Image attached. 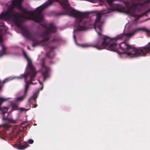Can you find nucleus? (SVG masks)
<instances>
[{
  "mask_svg": "<svg viewBox=\"0 0 150 150\" xmlns=\"http://www.w3.org/2000/svg\"><path fill=\"white\" fill-rule=\"evenodd\" d=\"M22 1V0H16L15 1L16 2V4L15 5L16 6L18 5L19 6Z\"/></svg>",
  "mask_w": 150,
  "mask_h": 150,
  "instance_id": "10",
  "label": "nucleus"
},
{
  "mask_svg": "<svg viewBox=\"0 0 150 150\" xmlns=\"http://www.w3.org/2000/svg\"><path fill=\"white\" fill-rule=\"evenodd\" d=\"M13 79V78H9L6 79L5 80L3 81V82L4 83H5V82H7V81L8 80H11Z\"/></svg>",
  "mask_w": 150,
  "mask_h": 150,
  "instance_id": "14",
  "label": "nucleus"
},
{
  "mask_svg": "<svg viewBox=\"0 0 150 150\" xmlns=\"http://www.w3.org/2000/svg\"><path fill=\"white\" fill-rule=\"evenodd\" d=\"M100 13L101 14H103V13Z\"/></svg>",
  "mask_w": 150,
  "mask_h": 150,
  "instance_id": "28",
  "label": "nucleus"
},
{
  "mask_svg": "<svg viewBox=\"0 0 150 150\" xmlns=\"http://www.w3.org/2000/svg\"><path fill=\"white\" fill-rule=\"evenodd\" d=\"M86 30V28L84 26H79L78 28V30Z\"/></svg>",
  "mask_w": 150,
  "mask_h": 150,
  "instance_id": "11",
  "label": "nucleus"
},
{
  "mask_svg": "<svg viewBox=\"0 0 150 150\" xmlns=\"http://www.w3.org/2000/svg\"><path fill=\"white\" fill-rule=\"evenodd\" d=\"M28 146V144L27 143H26L25 145L21 146L18 147V149H24L26 148Z\"/></svg>",
  "mask_w": 150,
  "mask_h": 150,
  "instance_id": "8",
  "label": "nucleus"
},
{
  "mask_svg": "<svg viewBox=\"0 0 150 150\" xmlns=\"http://www.w3.org/2000/svg\"><path fill=\"white\" fill-rule=\"evenodd\" d=\"M28 49H29V48H28Z\"/></svg>",
  "mask_w": 150,
  "mask_h": 150,
  "instance_id": "30",
  "label": "nucleus"
},
{
  "mask_svg": "<svg viewBox=\"0 0 150 150\" xmlns=\"http://www.w3.org/2000/svg\"><path fill=\"white\" fill-rule=\"evenodd\" d=\"M40 84H41V85H42V86H43L42 84V83H41L40 82Z\"/></svg>",
  "mask_w": 150,
  "mask_h": 150,
  "instance_id": "26",
  "label": "nucleus"
},
{
  "mask_svg": "<svg viewBox=\"0 0 150 150\" xmlns=\"http://www.w3.org/2000/svg\"><path fill=\"white\" fill-rule=\"evenodd\" d=\"M24 54L25 57L26 59L28 62V67H32L31 61L28 58L27 56H26V54L25 53H24Z\"/></svg>",
  "mask_w": 150,
  "mask_h": 150,
  "instance_id": "7",
  "label": "nucleus"
},
{
  "mask_svg": "<svg viewBox=\"0 0 150 150\" xmlns=\"http://www.w3.org/2000/svg\"><path fill=\"white\" fill-rule=\"evenodd\" d=\"M23 99V97H20L17 98V100L18 101H21Z\"/></svg>",
  "mask_w": 150,
  "mask_h": 150,
  "instance_id": "13",
  "label": "nucleus"
},
{
  "mask_svg": "<svg viewBox=\"0 0 150 150\" xmlns=\"http://www.w3.org/2000/svg\"><path fill=\"white\" fill-rule=\"evenodd\" d=\"M29 142L30 144H32L33 142V140L32 139H29L28 141Z\"/></svg>",
  "mask_w": 150,
  "mask_h": 150,
  "instance_id": "18",
  "label": "nucleus"
},
{
  "mask_svg": "<svg viewBox=\"0 0 150 150\" xmlns=\"http://www.w3.org/2000/svg\"><path fill=\"white\" fill-rule=\"evenodd\" d=\"M5 101V100L4 98H0V103L2 102Z\"/></svg>",
  "mask_w": 150,
  "mask_h": 150,
  "instance_id": "16",
  "label": "nucleus"
},
{
  "mask_svg": "<svg viewBox=\"0 0 150 150\" xmlns=\"http://www.w3.org/2000/svg\"><path fill=\"white\" fill-rule=\"evenodd\" d=\"M100 16H97L96 19V22L94 26L95 30L99 35H100V32L101 31L100 27L99 26V25L101 23L100 21Z\"/></svg>",
  "mask_w": 150,
  "mask_h": 150,
  "instance_id": "4",
  "label": "nucleus"
},
{
  "mask_svg": "<svg viewBox=\"0 0 150 150\" xmlns=\"http://www.w3.org/2000/svg\"><path fill=\"white\" fill-rule=\"evenodd\" d=\"M117 11L119 12L125 13L128 14H130L131 11L130 8H126L125 9H124L122 7L117 9Z\"/></svg>",
  "mask_w": 150,
  "mask_h": 150,
  "instance_id": "5",
  "label": "nucleus"
},
{
  "mask_svg": "<svg viewBox=\"0 0 150 150\" xmlns=\"http://www.w3.org/2000/svg\"><path fill=\"white\" fill-rule=\"evenodd\" d=\"M8 111V109L7 108L4 107L3 110V111L4 113Z\"/></svg>",
  "mask_w": 150,
  "mask_h": 150,
  "instance_id": "15",
  "label": "nucleus"
},
{
  "mask_svg": "<svg viewBox=\"0 0 150 150\" xmlns=\"http://www.w3.org/2000/svg\"><path fill=\"white\" fill-rule=\"evenodd\" d=\"M28 49H29V48H28Z\"/></svg>",
  "mask_w": 150,
  "mask_h": 150,
  "instance_id": "29",
  "label": "nucleus"
},
{
  "mask_svg": "<svg viewBox=\"0 0 150 150\" xmlns=\"http://www.w3.org/2000/svg\"><path fill=\"white\" fill-rule=\"evenodd\" d=\"M46 7V6L45 5L41 6L37 8L36 12L38 13H39Z\"/></svg>",
  "mask_w": 150,
  "mask_h": 150,
  "instance_id": "6",
  "label": "nucleus"
},
{
  "mask_svg": "<svg viewBox=\"0 0 150 150\" xmlns=\"http://www.w3.org/2000/svg\"><path fill=\"white\" fill-rule=\"evenodd\" d=\"M28 19L33 20L36 22H39L42 20L43 17L40 15H35L34 13H31L29 14Z\"/></svg>",
  "mask_w": 150,
  "mask_h": 150,
  "instance_id": "3",
  "label": "nucleus"
},
{
  "mask_svg": "<svg viewBox=\"0 0 150 150\" xmlns=\"http://www.w3.org/2000/svg\"><path fill=\"white\" fill-rule=\"evenodd\" d=\"M23 75V77H21V78H23V77H25V75Z\"/></svg>",
  "mask_w": 150,
  "mask_h": 150,
  "instance_id": "22",
  "label": "nucleus"
},
{
  "mask_svg": "<svg viewBox=\"0 0 150 150\" xmlns=\"http://www.w3.org/2000/svg\"><path fill=\"white\" fill-rule=\"evenodd\" d=\"M82 47L87 48L91 46L89 44H84L80 45Z\"/></svg>",
  "mask_w": 150,
  "mask_h": 150,
  "instance_id": "9",
  "label": "nucleus"
},
{
  "mask_svg": "<svg viewBox=\"0 0 150 150\" xmlns=\"http://www.w3.org/2000/svg\"><path fill=\"white\" fill-rule=\"evenodd\" d=\"M29 109H25L24 108H22L21 109V110L22 111H27Z\"/></svg>",
  "mask_w": 150,
  "mask_h": 150,
  "instance_id": "19",
  "label": "nucleus"
},
{
  "mask_svg": "<svg viewBox=\"0 0 150 150\" xmlns=\"http://www.w3.org/2000/svg\"><path fill=\"white\" fill-rule=\"evenodd\" d=\"M139 30V29L137 28L134 30L132 33L120 35L117 36L116 39H111L108 37L105 36L101 45L100 46L97 45L96 47L99 50L105 48L113 51H117L118 49L119 50L118 51L120 53H125L130 57L143 55L149 50V48H150V42L149 43V47L142 48L140 49L133 48L131 45L125 42H121L119 45L116 43V41L120 39L126 40L127 38L134 35Z\"/></svg>",
  "mask_w": 150,
  "mask_h": 150,
  "instance_id": "1",
  "label": "nucleus"
},
{
  "mask_svg": "<svg viewBox=\"0 0 150 150\" xmlns=\"http://www.w3.org/2000/svg\"><path fill=\"white\" fill-rule=\"evenodd\" d=\"M28 88L27 85V84H26L25 86V91H26V88Z\"/></svg>",
  "mask_w": 150,
  "mask_h": 150,
  "instance_id": "20",
  "label": "nucleus"
},
{
  "mask_svg": "<svg viewBox=\"0 0 150 150\" xmlns=\"http://www.w3.org/2000/svg\"><path fill=\"white\" fill-rule=\"evenodd\" d=\"M44 68H45V69L46 68V67H44Z\"/></svg>",
  "mask_w": 150,
  "mask_h": 150,
  "instance_id": "27",
  "label": "nucleus"
},
{
  "mask_svg": "<svg viewBox=\"0 0 150 150\" xmlns=\"http://www.w3.org/2000/svg\"><path fill=\"white\" fill-rule=\"evenodd\" d=\"M37 106V105H35L34 106V107L35 108Z\"/></svg>",
  "mask_w": 150,
  "mask_h": 150,
  "instance_id": "25",
  "label": "nucleus"
},
{
  "mask_svg": "<svg viewBox=\"0 0 150 150\" xmlns=\"http://www.w3.org/2000/svg\"><path fill=\"white\" fill-rule=\"evenodd\" d=\"M43 76L44 78H46V76H45V74H44Z\"/></svg>",
  "mask_w": 150,
  "mask_h": 150,
  "instance_id": "23",
  "label": "nucleus"
},
{
  "mask_svg": "<svg viewBox=\"0 0 150 150\" xmlns=\"http://www.w3.org/2000/svg\"><path fill=\"white\" fill-rule=\"evenodd\" d=\"M29 83L30 84H33V83H32L31 82H30Z\"/></svg>",
  "mask_w": 150,
  "mask_h": 150,
  "instance_id": "24",
  "label": "nucleus"
},
{
  "mask_svg": "<svg viewBox=\"0 0 150 150\" xmlns=\"http://www.w3.org/2000/svg\"><path fill=\"white\" fill-rule=\"evenodd\" d=\"M32 73L33 74V76H30L31 79L32 80V78L33 77H34L35 76V72L34 70V69H33V70L32 71Z\"/></svg>",
  "mask_w": 150,
  "mask_h": 150,
  "instance_id": "12",
  "label": "nucleus"
},
{
  "mask_svg": "<svg viewBox=\"0 0 150 150\" xmlns=\"http://www.w3.org/2000/svg\"><path fill=\"white\" fill-rule=\"evenodd\" d=\"M73 37H74V38L75 41H76V38H75V35H74Z\"/></svg>",
  "mask_w": 150,
  "mask_h": 150,
  "instance_id": "21",
  "label": "nucleus"
},
{
  "mask_svg": "<svg viewBox=\"0 0 150 150\" xmlns=\"http://www.w3.org/2000/svg\"><path fill=\"white\" fill-rule=\"evenodd\" d=\"M67 14L70 16H73L76 17V22L78 23L81 22L84 17V13H81L76 10L71 9H69Z\"/></svg>",
  "mask_w": 150,
  "mask_h": 150,
  "instance_id": "2",
  "label": "nucleus"
},
{
  "mask_svg": "<svg viewBox=\"0 0 150 150\" xmlns=\"http://www.w3.org/2000/svg\"><path fill=\"white\" fill-rule=\"evenodd\" d=\"M107 0V1L108 3L109 4V5H110L112 2V0Z\"/></svg>",
  "mask_w": 150,
  "mask_h": 150,
  "instance_id": "17",
  "label": "nucleus"
}]
</instances>
